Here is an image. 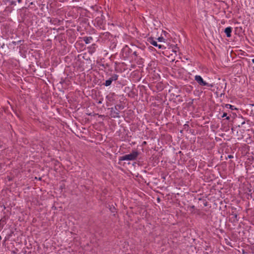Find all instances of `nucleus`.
<instances>
[{
	"mask_svg": "<svg viewBox=\"0 0 254 254\" xmlns=\"http://www.w3.org/2000/svg\"><path fill=\"white\" fill-rule=\"evenodd\" d=\"M132 48H134V49L131 53L132 60L134 61L138 65L143 64L144 63V60L142 58L144 54L143 50L135 45H132Z\"/></svg>",
	"mask_w": 254,
	"mask_h": 254,
	"instance_id": "obj_1",
	"label": "nucleus"
},
{
	"mask_svg": "<svg viewBox=\"0 0 254 254\" xmlns=\"http://www.w3.org/2000/svg\"><path fill=\"white\" fill-rule=\"evenodd\" d=\"M139 154V152L137 150H132L129 154L119 157L118 163L121 164V162L125 160L134 161L137 159Z\"/></svg>",
	"mask_w": 254,
	"mask_h": 254,
	"instance_id": "obj_2",
	"label": "nucleus"
},
{
	"mask_svg": "<svg viewBox=\"0 0 254 254\" xmlns=\"http://www.w3.org/2000/svg\"><path fill=\"white\" fill-rule=\"evenodd\" d=\"M125 106L122 104H117L114 107L109 108L110 110V116L113 118H120V110H123Z\"/></svg>",
	"mask_w": 254,
	"mask_h": 254,
	"instance_id": "obj_3",
	"label": "nucleus"
},
{
	"mask_svg": "<svg viewBox=\"0 0 254 254\" xmlns=\"http://www.w3.org/2000/svg\"><path fill=\"white\" fill-rule=\"evenodd\" d=\"M110 75V77L106 79L105 82L102 83L103 85L108 87L111 85L113 82H117L120 85L119 86V87L121 86L123 87L124 85V84H122L121 82L117 81L119 76V75L116 73H111Z\"/></svg>",
	"mask_w": 254,
	"mask_h": 254,
	"instance_id": "obj_4",
	"label": "nucleus"
},
{
	"mask_svg": "<svg viewBox=\"0 0 254 254\" xmlns=\"http://www.w3.org/2000/svg\"><path fill=\"white\" fill-rule=\"evenodd\" d=\"M133 49L134 48H132V45L131 46V47L126 45L122 50L123 58L125 60L129 58H131V53Z\"/></svg>",
	"mask_w": 254,
	"mask_h": 254,
	"instance_id": "obj_5",
	"label": "nucleus"
},
{
	"mask_svg": "<svg viewBox=\"0 0 254 254\" xmlns=\"http://www.w3.org/2000/svg\"><path fill=\"white\" fill-rule=\"evenodd\" d=\"M194 80L201 86H207L208 87H212L213 85L212 84H209L203 80L200 75H196L194 76Z\"/></svg>",
	"mask_w": 254,
	"mask_h": 254,
	"instance_id": "obj_6",
	"label": "nucleus"
},
{
	"mask_svg": "<svg viewBox=\"0 0 254 254\" xmlns=\"http://www.w3.org/2000/svg\"><path fill=\"white\" fill-rule=\"evenodd\" d=\"M112 37V35L108 32L101 33L99 35V38L102 41L109 40Z\"/></svg>",
	"mask_w": 254,
	"mask_h": 254,
	"instance_id": "obj_7",
	"label": "nucleus"
},
{
	"mask_svg": "<svg viewBox=\"0 0 254 254\" xmlns=\"http://www.w3.org/2000/svg\"><path fill=\"white\" fill-rule=\"evenodd\" d=\"M147 41L154 46L158 47L160 49H163L164 48H165L164 45L158 44L157 42L152 37L149 38Z\"/></svg>",
	"mask_w": 254,
	"mask_h": 254,
	"instance_id": "obj_8",
	"label": "nucleus"
},
{
	"mask_svg": "<svg viewBox=\"0 0 254 254\" xmlns=\"http://www.w3.org/2000/svg\"><path fill=\"white\" fill-rule=\"evenodd\" d=\"M2 1L5 4H8L10 6H15L16 4V1L19 3L22 2V0H2Z\"/></svg>",
	"mask_w": 254,
	"mask_h": 254,
	"instance_id": "obj_9",
	"label": "nucleus"
},
{
	"mask_svg": "<svg viewBox=\"0 0 254 254\" xmlns=\"http://www.w3.org/2000/svg\"><path fill=\"white\" fill-rule=\"evenodd\" d=\"M247 112L251 116H254V104H250L247 109Z\"/></svg>",
	"mask_w": 254,
	"mask_h": 254,
	"instance_id": "obj_10",
	"label": "nucleus"
},
{
	"mask_svg": "<svg viewBox=\"0 0 254 254\" xmlns=\"http://www.w3.org/2000/svg\"><path fill=\"white\" fill-rule=\"evenodd\" d=\"M7 219V217L6 216H4L0 220V231L3 229L4 226L6 224Z\"/></svg>",
	"mask_w": 254,
	"mask_h": 254,
	"instance_id": "obj_11",
	"label": "nucleus"
},
{
	"mask_svg": "<svg viewBox=\"0 0 254 254\" xmlns=\"http://www.w3.org/2000/svg\"><path fill=\"white\" fill-rule=\"evenodd\" d=\"M95 21L96 23L98 26L99 27L100 29L103 28V20L101 17H98L95 19Z\"/></svg>",
	"mask_w": 254,
	"mask_h": 254,
	"instance_id": "obj_12",
	"label": "nucleus"
},
{
	"mask_svg": "<svg viewBox=\"0 0 254 254\" xmlns=\"http://www.w3.org/2000/svg\"><path fill=\"white\" fill-rule=\"evenodd\" d=\"M82 41H83L85 44H90L91 41L93 40V38L91 36L89 37H83L81 38Z\"/></svg>",
	"mask_w": 254,
	"mask_h": 254,
	"instance_id": "obj_13",
	"label": "nucleus"
},
{
	"mask_svg": "<svg viewBox=\"0 0 254 254\" xmlns=\"http://www.w3.org/2000/svg\"><path fill=\"white\" fill-rule=\"evenodd\" d=\"M232 31V28L231 27H227L225 29L224 32L227 37H230L231 36Z\"/></svg>",
	"mask_w": 254,
	"mask_h": 254,
	"instance_id": "obj_14",
	"label": "nucleus"
},
{
	"mask_svg": "<svg viewBox=\"0 0 254 254\" xmlns=\"http://www.w3.org/2000/svg\"><path fill=\"white\" fill-rule=\"evenodd\" d=\"M115 95V93H110L109 95L106 96V99L109 102H112L114 100V96Z\"/></svg>",
	"mask_w": 254,
	"mask_h": 254,
	"instance_id": "obj_15",
	"label": "nucleus"
},
{
	"mask_svg": "<svg viewBox=\"0 0 254 254\" xmlns=\"http://www.w3.org/2000/svg\"><path fill=\"white\" fill-rule=\"evenodd\" d=\"M191 213H194V214H196L197 215H198L199 216H203L205 215V214L204 213H203L202 211H201L199 209H196L194 211H191Z\"/></svg>",
	"mask_w": 254,
	"mask_h": 254,
	"instance_id": "obj_16",
	"label": "nucleus"
},
{
	"mask_svg": "<svg viewBox=\"0 0 254 254\" xmlns=\"http://www.w3.org/2000/svg\"><path fill=\"white\" fill-rule=\"evenodd\" d=\"M116 47L117 42L115 40L112 41L110 42V44L109 46L110 49L112 51H114L116 49Z\"/></svg>",
	"mask_w": 254,
	"mask_h": 254,
	"instance_id": "obj_17",
	"label": "nucleus"
},
{
	"mask_svg": "<svg viewBox=\"0 0 254 254\" xmlns=\"http://www.w3.org/2000/svg\"><path fill=\"white\" fill-rule=\"evenodd\" d=\"M61 22V21L57 18H51L50 20V22L51 24H53L55 25L57 24H60Z\"/></svg>",
	"mask_w": 254,
	"mask_h": 254,
	"instance_id": "obj_18",
	"label": "nucleus"
},
{
	"mask_svg": "<svg viewBox=\"0 0 254 254\" xmlns=\"http://www.w3.org/2000/svg\"><path fill=\"white\" fill-rule=\"evenodd\" d=\"M95 46H96V44H92L91 46H90V47L88 48L89 52L90 53L92 54V53H93L95 52V51L96 50Z\"/></svg>",
	"mask_w": 254,
	"mask_h": 254,
	"instance_id": "obj_19",
	"label": "nucleus"
},
{
	"mask_svg": "<svg viewBox=\"0 0 254 254\" xmlns=\"http://www.w3.org/2000/svg\"><path fill=\"white\" fill-rule=\"evenodd\" d=\"M225 117L226 118V120L231 122L230 121V119H231V115H230V116H227V113H226V112H224L223 113V115L222 116V118H224Z\"/></svg>",
	"mask_w": 254,
	"mask_h": 254,
	"instance_id": "obj_20",
	"label": "nucleus"
},
{
	"mask_svg": "<svg viewBox=\"0 0 254 254\" xmlns=\"http://www.w3.org/2000/svg\"><path fill=\"white\" fill-rule=\"evenodd\" d=\"M199 200L203 203L204 206H207L208 205V202L207 201L206 199L199 198Z\"/></svg>",
	"mask_w": 254,
	"mask_h": 254,
	"instance_id": "obj_21",
	"label": "nucleus"
},
{
	"mask_svg": "<svg viewBox=\"0 0 254 254\" xmlns=\"http://www.w3.org/2000/svg\"><path fill=\"white\" fill-rule=\"evenodd\" d=\"M109 208L112 213H116L117 212L116 208L113 205H109Z\"/></svg>",
	"mask_w": 254,
	"mask_h": 254,
	"instance_id": "obj_22",
	"label": "nucleus"
},
{
	"mask_svg": "<svg viewBox=\"0 0 254 254\" xmlns=\"http://www.w3.org/2000/svg\"><path fill=\"white\" fill-rule=\"evenodd\" d=\"M99 65L103 67L105 69L109 67V64H99Z\"/></svg>",
	"mask_w": 254,
	"mask_h": 254,
	"instance_id": "obj_23",
	"label": "nucleus"
},
{
	"mask_svg": "<svg viewBox=\"0 0 254 254\" xmlns=\"http://www.w3.org/2000/svg\"><path fill=\"white\" fill-rule=\"evenodd\" d=\"M168 58H170V62H174L175 60V56H173V54H171Z\"/></svg>",
	"mask_w": 254,
	"mask_h": 254,
	"instance_id": "obj_24",
	"label": "nucleus"
},
{
	"mask_svg": "<svg viewBox=\"0 0 254 254\" xmlns=\"http://www.w3.org/2000/svg\"><path fill=\"white\" fill-rule=\"evenodd\" d=\"M13 233V231H11V232L7 235V237H6L5 238L6 239H8L9 238H10L12 236Z\"/></svg>",
	"mask_w": 254,
	"mask_h": 254,
	"instance_id": "obj_25",
	"label": "nucleus"
},
{
	"mask_svg": "<svg viewBox=\"0 0 254 254\" xmlns=\"http://www.w3.org/2000/svg\"><path fill=\"white\" fill-rule=\"evenodd\" d=\"M190 128L189 125L188 124H186L184 125V129L188 130Z\"/></svg>",
	"mask_w": 254,
	"mask_h": 254,
	"instance_id": "obj_26",
	"label": "nucleus"
},
{
	"mask_svg": "<svg viewBox=\"0 0 254 254\" xmlns=\"http://www.w3.org/2000/svg\"><path fill=\"white\" fill-rule=\"evenodd\" d=\"M197 208H195V206L194 205H192V206H190V210L191 211H195V209H196Z\"/></svg>",
	"mask_w": 254,
	"mask_h": 254,
	"instance_id": "obj_27",
	"label": "nucleus"
},
{
	"mask_svg": "<svg viewBox=\"0 0 254 254\" xmlns=\"http://www.w3.org/2000/svg\"><path fill=\"white\" fill-rule=\"evenodd\" d=\"M192 89V87L191 86H190L189 88H186V90L187 92H190V91H191Z\"/></svg>",
	"mask_w": 254,
	"mask_h": 254,
	"instance_id": "obj_28",
	"label": "nucleus"
},
{
	"mask_svg": "<svg viewBox=\"0 0 254 254\" xmlns=\"http://www.w3.org/2000/svg\"><path fill=\"white\" fill-rule=\"evenodd\" d=\"M21 40H19V41H18V42L13 41V42H12V43L13 45H17L18 43H21Z\"/></svg>",
	"mask_w": 254,
	"mask_h": 254,
	"instance_id": "obj_29",
	"label": "nucleus"
},
{
	"mask_svg": "<svg viewBox=\"0 0 254 254\" xmlns=\"http://www.w3.org/2000/svg\"><path fill=\"white\" fill-rule=\"evenodd\" d=\"M157 39L159 42H162L164 40V39L163 38V37H159Z\"/></svg>",
	"mask_w": 254,
	"mask_h": 254,
	"instance_id": "obj_30",
	"label": "nucleus"
},
{
	"mask_svg": "<svg viewBox=\"0 0 254 254\" xmlns=\"http://www.w3.org/2000/svg\"><path fill=\"white\" fill-rule=\"evenodd\" d=\"M7 179L8 180V181H11L13 180V177H11L10 176H7Z\"/></svg>",
	"mask_w": 254,
	"mask_h": 254,
	"instance_id": "obj_31",
	"label": "nucleus"
},
{
	"mask_svg": "<svg viewBox=\"0 0 254 254\" xmlns=\"http://www.w3.org/2000/svg\"><path fill=\"white\" fill-rule=\"evenodd\" d=\"M225 241H226V244L227 245H229V246H231V243L230 242H229L228 241L227 239H225Z\"/></svg>",
	"mask_w": 254,
	"mask_h": 254,
	"instance_id": "obj_32",
	"label": "nucleus"
},
{
	"mask_svg": "<svg viewBox=\"0 0 254 254\" xmlns=\"http://www.w3.org/2000/svg\"><path fill=\"white\" fill-rule=\"evenodd\" d=\"M193 100H192L191 101L188 103L189 106H191L193 104Z\"/></svg>",
	"mask_w": 254,
	"mask_h": 254,
	"instance_id": "obj_33",
	"label": "nucleus"
},
{
	"mask_svg": "<svg viewBox=\"0 0 254 254\" xmlns=\"http://www.w3.org/2000/svg\"><path fill=\"white\" fill-rule=\"evenodd\" d=\"M1 48L3 49L4 48V47L5 46V45L4 43H3L2 45L0 44Z\"/></svg>",
	"mask_w": 254,
	"mask_h": 254,
	"instance_id": "obj_34",
	"label": "nucleus"
},
{
	"mask_svg": "<svg viewBox=\"0 0 254 254\" xmlns=\"http://www.w3.org/2000/svg\"><path fill=\"white\" fill-rule=\"evenodd\" d=\"M146 144H147V142H146V141H143V142H142V146H144V145H146Z\"/></svg>",
	"mask_w": 254,
	"mask_h": 254,
	"instance_id": "obj_35",
	"label": "nucleus"
},
{
	"mask_svg": "<svg viewBox=\"0 0 254 254\" xmlns=\"http://www.w3.org/2000/svg\"><path fill=\"white\" fill-rule=\"evenodd\" d=\"M229 106V108H231V109H232L233 106H232V105H229V104H227V105H226V106Z\"/></svg>",
	"mask_w": 254,
	"mask_h": 254,
	"instance_id": "obj_36",
	"label": "nucleus"
},
{
	"mask_svg": "<svg viewBox=\"0 0 254 254\" xmlns=\"http://www.w3.org/2000/svg\"><path fill=\"white\" fill-rule=\"evenodd\" d=\"M228 157L229 158H233V156L232 155H229L228 156Z\"/></svg>",
	"mask_w": 254,
	"mask_h": 254,
	"instance_id": "obj_37",
	"label": "nucleus"
},
{
	"mask_svg": "<svg viewBox=\"0 0 254 254\" xmlns=\"http://www.w3.org/2000/svg\"><path fill=\"white\" fill-rule=\"evenodd\" d=\"M59 164H60V162L58 161H56V162L55 163V165H57Z\"/></svg>",
	"mask_w": 254,
	"mask_h": 254,
	"instance_id": "obj_38",
	"label": "nucleus"
},
{
	"mask_svg": "<svg viewBox=\"0 0 254 254\" xmlns=\"http://www.w3.org/2000/svg\"><path fill=\"white\" fill-rule=\"evenodd\" d=\"M102 100H103V99H102L101 100H99V102H98V104H101L102 103Z\"/></svg>",
	"mask_w": 254,
	"mask_h": 254,
	"instance_id": "obj_39",
	"label": "nucleus"
},
{
	"mask_svg": "<svg viewBox=\"0 0 254 254\" xmlns=\"http://www.w3.org/2000/svg\"><path fill=\"white\" fill-rule=\"evenodd\" d=\"M173 52H174L175 53V55H177V53H176V51H174V50H173Z\"/></svg>",
	"mask_w": 254,
	"mask_h": 254,
	"instance_id": "obj_40",
	"label": "nucleus"
},
{
	"mask_svg": "<svg viewBox=\"0 0 254 254\" xmlns=\"http://www.w3.org/2000/svg\"><path fill=\"white\" fill-rule=\"evenodd\" d=\"M35 179H37V177H36V178H35ZM41 179H41V178H40H40H38V180H41Z\"/></svg>",
	"mask_w": 254,
	"mask_h": 254,
	"instance_id": "obj_41",
	"label": "nucleus"
},
{
	"mask_svg": "<svg viewBox=\"0 0 254 254\" xmlns=\"http://www.w3.org/2000/svg\"><path fill=\"white\" fill-rule=\"evenodd\" d=\"M141 88H145V87H144V85H142V86H141Z\"/></svg>",
	"mask_w": 254,
	"mask_h": 254,
	"instance_id": "obj_42",
	"label": "nucleus"
},
{
	"mask_svg": "<svg viewBox=\"0 0 254 254\" xmlns=\"http://www.w3.org/2000/svg\"><path fill=\"white\" fill-rule=\"evenodd\" d=\"M237 215L235 214V218H237Z\"/></svg>",
	"mask_w": 254,
	"mask_h": 254,
	"instance_id": "obj_43",
	"label": "nucleus"
},
{
	"mask_svg": "<svg viewBox=\"0 0 254 254\" xmlns=\"http://www.w3.org/2000/svg\"><path fill=\"white\" fill-rule=\"evenodd\" d=\"M252 62L254 64V59L252 60Z\"/></svg>",
	"mask_w": 254,
	"mask_h": 254,
	"instance_id": "obj_44",
	"label": "nucleus"
},
{
	"mask_svg": "<svg viewBox=\"0 0 254 254\" xmlns=\"http://www.w3.org/2000/svg\"><path fill=\"white\" fill-rule=\"evenodd\" d=\"M1 240V237L0 236V240Z\"/></svg>",
	"mask_w": 254,
	"mask_h": 254,
	"instance_id": "obj_45",
	"label": "nucleus"
},
{
	"mask_svg": "<svg viewBox=\"0 0 254 254\" xmlns=\"http://www.w3.org/2000/svg\"><path fill=\"white\" fill-rule=\"evenodd\" d=\"M182 153L181 151H180L179 153Z\"/></svg>",
	"mask_w": 254,
	"mask_h": 254,
	"instance_id": "obj_46",
	"label": "nucleus"
},
{
	"mask_svg": "<svg viewBox=\"0 0 254 254\" xmlns=\"http://www.w3.org/2000/svg\"><path fill=\"white\" fill-rule=\"evenodd\" d=\"M158 201H159V200H160V198H158Z\"/></svg>",
	"mask_w": 254,
	"mask_h": 254,
	"instance_id": "obj_47",
	"label": "nucleus"
}]
</instances>
